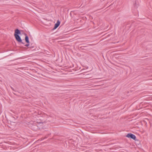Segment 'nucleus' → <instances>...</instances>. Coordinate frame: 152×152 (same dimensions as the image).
<instances>
[{
    "instance_id": "9",
    "label": "nucleus",
    "mask_w": 152,
    "mask_h": 152,
    "mask_svg": "<svg viewBox=\"0 0 152 152\" xmlns=\"http://www.w3.org/2000/svg\"><path fill=\"white\" fill-rule=\"evenodd\" d=\"M11 88L14 91H15V89H14V88H12V87H11Z\"/></svg>"
},
{
    "instance_id": "7",
    "label": "nucleus",
    "mask_w": 152,
    "mask_h": 152,
    "mask_svg": "<svg viewBox=\"0 0 152 152\" xmlns=\"http://www.w3.org/2000/svg\"><path fill=\"white\" fill-rule=\"evenodd\" d=\"M29 45V43H27V44L25 45V46L28 47Z\"/></svg>"
},
{
    "instance_id": "2",
    "label": "nucleus",
    "mask_w": 152,
    "mask_h": 152,
    "mask_svg": "<svg viewBox=\"0 0 152 152\" xmlns=\"http://www.w3.org/2000/svg\"><path fill=\"white\" fill-rule=\"evenodd\" d=\"M16 40L19 43H20L23 44H24V43H23L19 35H17L15 36Z\"/></svg>"
},
{
    "instance_id": "8",
    "label": "nucleus",
    "mask_w": 152,
    "mask_h": 152,
    "mask_svg": "<svg viewBox=\"0 0 152 152\" xmlns=\"http://www.w3.org/2000/svg\"><path fill=\"white\" fill-rule=\"evenodd\" d=\"M56 28H57V27H56V26H54V28H53L52 29V30H55V29H56Z\"/></svg>"
},
{
    "instance_id": "4",
    "label": "nucleus",
    "mask_w": 152,
    "mask_h": 152,
    "mask_svg": "<svg viewBox=\"0 0 152 152\" xmlns=\"http://www.w3.org/2000/svg\"><path fill=\"white\" fill-rule=\"evenodd\" d=\"M20 34V31L17 28L15 30V33L14 34V36L19 35Z\"/></svg>"
},
{
    "instance_id": "1",
    "label": "nucleus",
    "mask_w": 152,
    "mask_h": 152,
    "mask_svg": "<svg viewBox=\"0 0 152 152\" xmlns=\"http://www.w3.org/2000/svg\"><path fill=\"white\" fill-rule=\"evenodd\" d=\"M127 137L133 139L134 140H135L136 139V136L134 134L131 133H128L126 136Z\"/></svg>"
},
{
    "instance_id": "5",
    "label": "nucleus",
    "mask_w": 152,
    "mask_h": 152,
    "mask_svg": "<svg viewBox=\"0 0 152 152\" xmlns=\"http://www.w3.org/2000/svg\"><path fill=\"white\" fill-rule=\"evenodd\" d=\"M24 34L25 36V40L26 42L27 43H29L28 37L27 34L26 33H24Z\"/></svg>"
},
{
    "instance_id": "3",
    "label": "nucleus",
    "mask_w": 152,
    "mask_h": 152,
    "mask_svg": "<svg viewBox=\"0 0 152 152\" xmlns=\"http://www.w3.org/2000/svg\"><path fill=\"white\" fill-rule=\"evenodd\" d=\"M32 129V130L36 131L37 130H39L40 129L38 127V126L36 125H33L31 126Z\"/></svg>"
},
{
    "instance_id": "6",
    "label": "nucleus",
    "mask_w": 152,
    "mask_h": 152,
    "mask_svg": "<svg viewBox=\"0 0 152 152\" xmlns=\"http://www.w3.org/2000/svg\"><path fill=\"white\" fill-rule=\"evenodd\" d=\"M60 23V22L59 20H58L54 26L57 28L59 26Z\"/></svg>"
}]
</instances>
